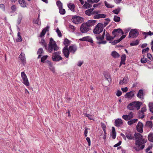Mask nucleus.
<instances>
[{"instance_id": "f257e3e1", "label": "nucleus", "mask_w": 153, "mask_h": 153, "mask_svg": "<svg viewBox=\"0 0 153 153\" xmlns=\"http://www.w3.org/2000/svg\"><path fill=\"white\" fill-rule=\"evenodd\" d=\"M135 145L136 147L134 146L133 147V148L136 151L138 152L140 150H142L144 148L145 146L144 144L146 143L147 140L142 138L141 140H135Z\"/></svg>"}, {"instance_id": "f03ea898", "label": "nucleus", "mask_w": 153, "mask_h": 153, "mask_svg": "<svg viewBox=\"0 0 153 153\" xmlns=\"http://www.w3.org/2000/svg\"><path fill=\"white\" fill-rule=\"evenodd\" d=\"M142 104L141 102L138 101H135L130 103L127 106V108L129 110H133L134 108L132 106L134 105V107L137 108V110H138L140 109L141 105Z\"/></svg>"}, {"instance_id": "7ed1b4c3", "label": "nucleus", "mask_w": 153, "mask_h": 153, "mask_svg": "<svg viewBox=\"0 0 153 153\" xmlns=\"http://www.w3.org/2000/svg\"><path fill=\"white\" fill-rule=\"evenodd\" d=\"M103 30V24L100 22L95 26L93 30V32L94 34H99L102 32Z\"/></svg>"}, {"instance_id": "20e7f679", "label": "nucleus", "mask_w": 153, "mask_h": 153, "mask_svg": "<svg viewBox=\"0 0 153 153\" xmlns=\"http://www.w3.org/2000/svg\"><path fill=\"white\" fill-rule=\"evenodd\" d=\"M84 19L83 17L78 16L75 15L73 16L71 21L74 23L78 24L83 22Z\"/></svg>"}, {"instance_id": "39448f33", "label": "nucleus", "mask_w": 153, "mask_h": 153, "mask_svg": "<svg viewBox=\"0 0 153 153\" xmlns=\"http://www.w3.org/2000/svg\"><path fill=\"white\" fill-rule=\"evenodd\" d=\"M139 33V32L137 29H132L129 32L128 37H132L133 38H136L138 36Z\"/></svg>"}, {"instance_id": "423d86ee", "label": "nucleus", "mask_w": 153, "mask_h": 153, "mask_svg": "<svg viewBox=\"0 0 153 153\" xmlns=\"http://www.w3.org/2000/svg\"><path fill=\"white\" fill-rule=\"evenodd\" d=\"M52 59L53 61L59 62L62 60V58L59 54H57L56 53H53Z\"/></svg>"}, {"instance_id": "0eeeda50", "label": "nucleus", "mask_w": 153, "mask_h": 153, "mask_svg": "<svg viewBox=\"0 0 153 153\" xmlns=\"http://www.w3.org/2000/svg\"><path fill=\"white\" fill-rule=\"evenodd\" d=\"M48 46L56 47V48H54V51H57L59 49V47L57 46L56 42L53 40V39L52 38L50 39Z\"/></svg>"}, {"instance_id": "6e6552de", "label": "nucleus", "mask_w": 153, "mask_h": 153, "mask_svg": "<svg viewBox=\"0 0 153 153\" xmlns=\"http://www.w3.org/2000/svg\"><path fill=\"white\" fill-rule=\"evenodd\" d=\"M86 24L83 23L81 26L80 30L81 33H86L90 30V28L88 27L85 26Z\"/></svg>"}, {"instance_id": "1a4fd4ad", "label": "nucleus", "mask_w": 153, "mask_h": 153, "mask_svg": "<svg viewBox=\"0 0 153 153\" xmlns=\"http://www.w3.org/2000/svg\"><path fill=\"white\" fill-rule=\"evenodd\" d=\"M62 52L66 58H68L69 57L70 52L68 49V45L65 46L62 49Z\"/></svg>"}, {"instance_id": "9d476101", "label": "nucleus", "mask_w": 153, "mask_h": 153, "mask_svg": "<svg viewBox=\"0 0 153 153\" xmlns=\"http://www.w3.org/2000/svg\"><path fill=\"white\" fill-rule=\"evenodd\" d=\"M134 91L132 90L128 92L124 96L125 98L131 99L133 98L134 95Z\"/></svg>"}, {"instance_id": "9b49d317", "label": "nucleus", "mask_w": 153, "mask_h": 153, "mask_svg": "<svg viewBox=\"0 0 153 153\" xmlns=\"http://www.w3.org/2000/svg\"><path fill=\"white\" fill-rule=\"evenodd\" d=\"M143 123L140 121H139L136 126V129L137 131L140 133H143Z\"/></svg>"}, {"instance_id": "f8f14e48", "label": "nucleus", "mask_w": 153, "mask_h": 153, "mask_svg": "<svg viewBox=\"0 0 153 153\" xmlns=\"http://www.w3.org/2000/svg\"><path fill=\"white\" fill-rule=\"evenodd\" d=\"M70 52L74 54L77 50V47L75 44L70 45L68 48Z\"/></svg>"}, {"instance_id": "ddd939ff", "label": "nucleus", "mask_w": 153, "mask_h": 153, "mask_svg": "<svg viewBox=\"0 0 153 153\" xmlns=\"http://www.w3.org/2000/svg\"><path fill=\"white\" fill-rule=\"evenodd\" d=\"M79 40L81 41L88 42L91 43H93V42L92 39L88 36L83 37L82 38L79 39Z\"/></svg>"}, {"instance_id": "4468645a", "label": "nucleus", "mask_w": 153, "mask_h": 153, "mask_svg": "<svg viewBox=\"0 0 153 153\" xmlns=\"http://www.w3.org/2000/svg\"><path fill=\"white\" fill-rule=\"evenodd\" d=\"M49 28L50 27L48 25H47L46 27L44 28L42 30V32H41L39 37H42L44 36L45 35L46 32L49 31Z\"/></svg>"}, {"instance_id": "2eb2a0df", "label": "nucleus", "mask_w": 153, "mask_h": 153, "mask_svg": "<svg viewBox=\"0 0 153 153\" xmlns=\"http://www.w3.org/2000/svg\"><path fill=\"white\" fill-rule=\"evenodd\" d=\"M115 125L116 126L119 127L121 126H122L123 124V123L122 120L120 118H118L115 120L114 122Z\"/></svg>"}, {"instance_id": "dca6fc26", "label": "nucleus", "mask_w": 153, "mask_h": 153, "mask_svg": "<svg viewBox=\"0 0 153 153\" xmlns=\"http://www.w3.org/2000/svg\"><path fill=\"white\" fill-rule=\"evenodd\" d=\"M114 36H111L109 34V33L108 32H106V34L105 35V37L107 41L111 42V41H112L117 36V35H113Z\"/></svg>"}, {"instance_id": "f3484780", "label": "nucleus", "mask_w": 153, "mask_h": 153, "mask_svg": "<svg viewBox=\"0 0 153 153\" xmlns=\"http://www.w3.org/2000/svg\"><path fill=\"white\" fill-rule=\"evenodd\" d=\"M97 21L96 20H89L86 22L85 24H86L87 26L90 27L91 26L94 25Z\"/></svg>"}, {"instance_id": "a211bd4d", "label": "nucleus", "mask_w": 153, "mask_h": 153, "mask_svg": "<svg viewBox=\"0 0 153 153\" xmlns=\"http://www.w3.org/2000/svg\"><path fill=\"white\" fill-rule=\"evenodd\" d=\"M19 58H20V60H21L22 63L24 66L25 64L26 63V59L25 54H23L22 53H21L19 56Z\"/></svg>"}, {"instance_id": "6ab92c4d", "label": "nucleus", "mask_w": 153, "mask_h": 153, "mask_svg": "<svg viewBox=\"0 0 153 153\" xmlns=\"http://www.w3.org/2000/svg\"><path fill=\"white\" fill-rule=\"evenodd\" d=\"M137 97L140 99H143L144 98L143 97L144 96L143 90L142 89H140L137 94Z\"/></svg>"}, {"instance_id": "aec40b11", "label": "nucleus", "mask_w": 153, "mask_h": 153, "mask_svg": "<svg viewBox=\"0 0 153 153\" xmlns=\"http://www.w3.org/2000/svg\"><path fill=\"white\" fill-rule=\"evenodd\" d=\"M125 135L126 137L129 140L134 139V137L131 135V134L130 131H128L125 133Z\"/></svg>"}, {"instance_id": "412c9836", "label": "nucleus", "mask_w": 153, "mask_h": 153, "mask_svg": "<svg viewBox=\"0 0 153 153\" xmlns=\"http://www.w3.org/2000/svg\"><path fill=\"white\" fill-rule=\"evenodd\" d=\"M134 136L135 140H141L143 138V136L139 133H135Z\"/></svg>"}, {"instance_id": "4be33fe9", "label": "nucleus", "mask_w": 153, "mask_h": 153, "mask_svg": "<svg viewBox=\"0 0 153 153\" xmlns=\"http://www.w3.org/2000/svg\"><path fill=\"white\" fill-rule=\"evenodd\" d=\"M111 55L114 58H118L120 56V54L115 51L112 52Z\"/></svg>"}, {"instance_id": "5701e85b", "label": "nucleus", "mask_w": 153, "mask_h": 153, "mask_svg": "<svg viewBox=\"0 0 153 153\" xmlns=\"http://www.w3.org/2000/svg\"><path fill=\"white\" fill-rule=\"evenodd\" d=\"M92 5L90 4V3L85 1V4L83 5V7L85 9L89 8L91 7Z\"/></svg>"}, {"instance_id": "b1692460", "label": "nucleus", "mask_w": 153, "mask_h": 153, "mask_svg": "<svg viewBox=\"0 0 153 153\" xmlns=\"http://www.w3.org/2000/svg\"><path fill=\"white\" fill-rule=\"evenodd\" d=\"M68 6L71 11L74 12L75 11V6L74 4H71L70 3L68 5Z\"/></svg>"}, {"instance_id": "393cba45", "label": "nucleus", "mask_w": 153, "mask_h": 153, "mask_svg": "<svg viewBox=\"0 0 153 153\" xmlns=\"http://www.w3.org/2000/svg\"><path fill=\"white\" fill-rule=\"evenodd\" d=\"M18 1L22 7H26V3L24 0H19Z\"/></svg>"}, {"instance_id": "a878e982", "label": "nucleus", "mask_w": 153, "mask_h": 153, "mask_svg": "<svg viewBox=\"0 0 153 153\" xmlns=\"http://www.w3.org/2000/svg\"><path fill=\"white\" fill-rule=\"evenodd\" d=\"M138 121L137 119H131L127 123L129 125H131L133 123H135Z\"/></svg>"}, {"instance_id": "bb28decb", "label": "nucleus", "mask_w": 153, "mask_h": 153, "mask_svg": "<svg viewBox=\"0 0 153 153\" xmlns=\"http://www.w3.org/2000/svg\"><path fill=\"white\" fill-rule=\"evenodd\" d=\"M144 57V56H143ZM144 57L142 58L140 62L143 63H145L146 62H147L149 64H150L151 62L148 60L147 58H146L144 60H143Z\"/></svg>"}, {"instance_id": "cd10ccee", "label": "nucleus", "mask_w": 153, "mask_h": 153, "mask_svg": "<svg viewBox=\"0 0 153 153\" xmlns=\"http://www.w3.org/2000/svg\"><path fill=\"white\" fill-rule=\"evenodd\" d=\"M120 28L114 29L112 32L113 35H117V33H120Z\"/></svg>"}, {"instance_id": "c85d7f7f", "label": "nucleus", "mask_w": 153, "mask_h": 153, "mask_svg": "<svg viewBox=\"0 0 153 153\" xmlns=\"http://www.w3.org/2000/svg\"><path fill=\"white\" fill-rule=\"evenodd\" d=\"M56 5L58 7V9H61L63 8L62 3L60 1H57L56 2Z\"/></svg>"}, {"instance_id": "c756f323", "label": "nucleus", "mask_w": 153, "mask_h": 153, "mask_svg": "<svg viewBox=\"0 0 153 153\" xmlns=\"http://www.w3.org/2000/svg\"><path fill=\"white\" fill-rule=\"evenodd\" d=\"M22 19V16L21 13H19L18 15V19L17 20V24L18 25H19Z\"/></svg>"}, {"instance_id": "7c9ffc66", "label": "nucleus", "mask_w": 153, "mask_h": 153, "mask_svg": "<svg viewBox=\"0 0 153 153\" xmlns=\"http://www.w3.org/2000/svg\"><path fill=\"white\" fill-rule=\"evenodd\" d=\"M105 78L106 79L108 82H111V76L109 74H104V75Z\"/></svg>"}, {"instance_id": "2f4dec72", "label": "nucleus", "mask_w": 153, "mask_h": 153, "mask_svg": "<svg viewBox=\"0 0 153 153\" xmlns=\"http://www.w3.org/2000/svg\"><path fill=\"white\" fill-rule=\"evenodd\" d=\"M148 139L150 142L153 143V134L150 133L148 135Z\"/></svg>"}, {"instance_id": "473e14b6", "label": "nucleus", "mask_w": 153, "mask_h": 153, "mask_svg": "<svg viewBox=\"0 0 153 153\" xmlns=\"http://www.w3.org/2000/svg\"><path fill=\"white\" fill-rule=\"evenodd\" d=\"M139 42L138 40H136L135 41L132 42L130 44V45L131 46H135L138 45L139 44Z\"/></svg>"}, {"instance_id": "72a5a7b5", "label": "nucleus", "mask_w": 153, "mask_h": 153, "mask_svg": "<svg viewBox=\"0 0 153 153\" xmlns=\"http://www.w3.org/2000/svg\"><path fill=\"white\" fill-rule=\"evenodd\" d=\"M121 10V8L120 7H118L115 10H113L112 12L115 14L117 15L119 14Z\"/></svg>"}, {"instance_id": "f704fd0d", "label": "nucleus", "mask_w": 153, "mask_h": 153, "mask_svg": "<svg viewBox=\"0 0 153 153\" xmlns=\"http://www.w3.org/2000/svg\"><path fill=\"white\" fill-rule=\"evenodd\" d=\"M71 42V41L69 40V39H68L67 38H65L64 39V41L63 42V44L65 46H66L67 45H68Z\"/></svg>"}, {"instance_id": "c9c22d12", "label": "nucleus", "mask_w": 153, "mask_h": 153, "mask_svg": "<svg viewBox=\"0 0 153 153\" xmlns=\"http://www.w3.org/2000/svg\"><path fill=\"white\" fill-rule=\"evenodd\" d=\"M48 56V55H45L43 56L41 58V62L42 63H45L46 62L45 61L46 59H47Z\"/></svg>"}, {"instance_id": "e433bc0d", "label": "nucleus", "mask_w": 153, "mask_h": 153, "mask_svg": "<svg viewBox=\"0 0 153 153\" xmlns=\"http://www.w3.org/2000/svg\"><path fill=\"white\" fill-rule=\"evenodd\" d=\"M17 36L18 37V38L16 40V42H19L22 41V37L20 35V33L19 32H18L17 33Z\"/></svg>"}, {"instance_id": "4c0bfd02", "label": "nucleus", "mask_w": 153, "mask_h": 153, "mask_svg": "<svg viewBox=\"0 0 153 153\" xmlns=\"http://www.w3.org/2000/svg\"><path fill=\"white\" fill-rule=\"evenodd\" d=\"M10 8L12 10L10 12V13H14L16 10V6L14 5H12L11 7Z\"/></svg>"}, {"instance_id": "58836bf2", "label": "nucleus", "mask_w": 153, "mask_h": 153, "mask_svg": "<svg viewBox=\"0 0 153 153\" xmlns=\"http://www.w3.org/2000/svg\"><path fill=\"white\" fill-rule=\"evenodd\" d=\"M113 20L115 22H118L120 21V18L117 16L115 15L114 16Z\"/></svg>"}, {"instance_id": "ea45409f", "label": "nucleus", "mask_w": 153, "mask_h": 153, "mask_svg": "<svg viewBox=\"0 0 153 153\" xmlns=\"http://www.w3.org/2000/svg\"><path fill=\"white\" fill-rule=\"evenodd\" d=\"M84 115L85 117H87L89 119L91 120H94L93 119V117L91 115L87 114V113H85L84 114Z\"/></svg>"}, {"instance_id": "a19ab883", "label": "nucleus", "mask_w": 153, "mask_h": 153, "mask_svg": "<svg viewBox=\"0 0 153 153\" xmlns=\"http://www.w3.org/2000/svg\"><path fill=\"white\" fill-rule=\"evenodd\" d=\"M146 125L149 128H152V123L151 121H147Z\"/></svg>"}, {"instance_id": "79ce46f5", "label": "nucleus", "mask_w": 153, "mask_h": 153, "mask_svg": "<svg viewBox=\"0 0 153 153\" xmlns=\"http://www.w3.org/2000/svg\"><path fill=\"white\" fill-rule=\"evenodd\" d=\"M23 83L26 86H28L30 85L29 83V82L27 78L25 79V80L23 79Z\"/></svg>"}, {"instance_id": "37998d69", "label": "nucleus", "mask_w": 153, "mask_h": 153, "mask_svg": "<svg viewBox=\"0 0 153 153\" xmlns=\"http://www.w3.org/2000/svg\"><path fill=\"white\" fill-rule=\"evenodd\" d=\"M40 19L39 18H37V19L35 20L34 19L33 20V23L35 24H37L39 25H41V22H40L39 24V21Z\"/></svg>"}, {"instance_id": "c03bdc74", "label": "nucleus", "mask_w": 153, "mask_h": 153, "mask_svg": "<svg viewBox=\"0 0 153 153\" xmlns=\"http://www.w3.org/2000/svg\"><path fill=\"white\" fill-rule=\"evenodd\" d=\"M56 47L54 46H49L48 48V51L49 53H51L53 51V49L54 50V48H55Z\"/></svg>"}, {"instance_id": "a18cd8bd", "label": "nucleus", "mask_w": 153, "mask_h": 153, "mask_svg": "<svg viewBox=\"0 0 153 153\" xmlns=\"http://www.w3.org/2000/svg\"><path fill=\"white\" fill-rule=\"evenodd\" d=\"M105 5L108 8H112L114 7V5H111L109 4L106 1H104Z\"/></svg>"}, {"instance_id": "49530a36", "label": "nucleus", "mask_w": 153, "mask_h": 153, "mask_svg": "<svg viewBox=\"0 0 153 153\" xmlns=\"http://www.w3.org/2000/svg\"><path fill=\"white\" fill-rule=\"evenodd\" d=\"M59 12L61 15H64L66 11L65 9L62 8L59 9Z\"/></svg>"}, {"instance_id": "de8ad7c7", "label": "nucleus", "mask_w": 153, "mask_h": 153, "mask_svg": "<svg viewBox=\"0 0 153 153\" xmlns=\"http://www.w3.org/2000/svg\"><path fill=\"white\" fill-rule=\"evenodd\" d=\"M120 42V40L118 39L117 40H115L113 42H109V43H111L112 45H115Z\"/></svg>"}, {"instance_id": "09e8293b", "label": "nucleus", "mask_w": 153, "mask_h": 153, "mask_svg": "<svg viewBox=\"0 0 153 153\" xmlns=\"http://www.w3.org/2000/svg\"><path fill=\"white\" fill-rule=\"evenodd\" d=\"M21 77L23 79H25L27 78V76L25 74L24 72H22L21 74Z\"/></svg>"}, {"instance_id": "8fccbe9b", "label": "nucleus", "mask_w": 153, "mask_h": 153, "mask_svg": "<svg viewBox=\"0 0 153 153\" xmlns=\"http://www.w3.org/2000/svg\"><path fill=\"white\" fill-rule=\"evenodd\" d=\"M56 32L58 34V36L59 37H61L62 36V34L61 31L59 30L58 27L56 28Z\"/></svg>"}, {"instance_id": "3c124183", "label": "nucleus", "mask_w": 153, "mask_h": 153, "mask_svg": "<svg viewBox=\"0 0 153 153\" xmlns=\"http://www.w3.org/2000/svg\"><path fill=\"white\" fill-rule=\"evenodd\" d=\"M44 53V52L43 49L42 48H40L38 49L37 52V54H42Z\"/></svg>"}, {"instance_id": "603ef678", "label": "nucleus", "mask_w": 153, "mask_h": 153, "mask_svg": "<svg viewBox=\"0 0 153 153\" xmlns=\"http://www.w3.org/2000/svg\"><path fill=\"white\" fill-rule=\"evenodd\" d=\"M122 117L123 119L126 121H128L130 120V119L128 117V115H123L122 116Z\"/></svg>"}, {"instance_id": "864d4df0", "label": "nucleus", "mask_w": 153, "mask_h": 153, "mask_svg": "<svg viewBox=\"0 0 153 153\" xmlns=\"http://www.w3.org/2000/svg\"><path fill=\"white\" fill-rule=\"evenodd\" d=\"M140 111H139L138 112V117L139 118H141L143 119V118L144 117L145 115H144V113H143L142 112L141 113V114H140Z\"/></svg>"}, {"instance_id": "5fc2aeb1", "label": "nucleus", "mask_w": 153, "mask_h": 153, "mask_svg": "<svg viewBox=\"0 0 153 153\" xmlns=\"http://www.w3.org/2000/svg\"><path fill=\"white\" fill-rule=\"evenodd\" d=\"M126 59V54H124L121 56V60L123 62H125Z\"/></svg>"}, {"instance_id": "6e6d98bb", "label": "nucleus", "mask_w": 153, "mask_h": 153, "mask_svg": "<svg viewBox=\"0 0 153 153\" xmlns=\"http://www.w3.org/2000/svg\"><path fill=\"white\" fill-rule=\"evenodd\" d=\"M107 43V41L105 40H101L100 41H97V43L99 45H100L101 44H105Z\"/></svg>"}, {"instance_id": "4d7b16f0", "label": "nucleus", "mask_w": 153, "mask_h": 153, "mask_svg": "<svg viewBox=\"0 0 153 153\" xmlns=\"http://www.w3.org/2000/svg\"><path fill=\"white\" fill-rule=\"evenodd\" d=\"M142 34L143 35H146L147 36L148 35L151 36L152 35V32L151 31H149L148 32H142Z\"/></svg>"}, {"instance_id": "13d9d810", "label": "nucleus", "mask_w": 153, "mask_h": 153, "mask_svg": "<svg viewBox=\"0 0 153 153\" xmlns=\"http://www.w3.org/2000/svg\"><path fill=\"white\" fill-rule=\"evenodd\" d=\"M123 80L125 84H127L129 81V79L127 77H124L123 79Z\"/></svg>"}, {"instance_id": "bf43d9fd", "label": "nucleus", "mask_w": 153, "mask_h": 153, "mask_svg": "<svg viewBox=\"0 0 153 153\" xmlns=\"http://www.w3.org/2000/svg\"><path fill=\"white\" fill-rule=\"evenodd\" d=\"M146 107H143L141 108L140 111V114H141V112L144 113V112H146Z\"/></svg>"}, {"instance_id": "052dcab7", "label": "nucleus", "mask_w": 153, "mask_h": 153, "mask_svg": "<svg viewBox=\"0 0 153 153\" xmlns=\"http://www.w3.org/2000/svg\"><path fill=\"white\" fill-rule=\"evenodd\" d=\"M149 50V48H148V47L142 50V53L143 54H144L146 52H148Z\"/></svg>"}, {"instance_id": "680f3d73", "label": "nucleus", "mask_w": 153, "mask_h": 153, "mask_svg": "<svg viewBox=\"0 0 153 153\" xmlns=\"http://www.w3.org/2000/svg\"><path fill=\"white\" fill-rule=\"evenodd\" d=\"M49 68L50 69V70L53 72V73H55V68L53 66V65L49 66Z\"/></svg>"}, {"instance_id": "e2e57ef3", "label": "nucleus", "mask_w": 153, "mask_h": 153, "mask_svg": "<svg viewBox=\"0 0 153 153\" xmlns=\"http://www.w3.org/2000/svg\"><path fill=\"white\" fill-rule=\"evenodd\" d=\"M99 19L100 18H105L106 17L107 15H106L103 14H99Z\"/></svg>"}, {"instance_id": "0e129e2a", "label": "nucleus", "mask_w": 153, "mask_h": 153, "mask_svg": "<svg viewBox=\"0 0 153 153\" xmlns=\"http://www.w3.org/2000/svg\"><path fill=\"white\" fill-rule=\"evenodd\" d=\"M39 43L43 46L44 48H45V49H47V44L46 42L43 43L42 42H40Z\"/></svg>"}, {"instance_id": "69168bd1", "label": "nucleus", "mask_w": 153, "mask_h": 153, "mask_svg": "<svg viewBox=\"0 0 153 153\" xmlns=\"http://www.w3.org/2000/svg\"><path fill=\"white\" fill-rule=\"evenodd\" d=\"M88 10H89L88 9V10H86L85 11V14L86 15H88V16H91V15H92V13H91V12H90V11H88Z\"/></svg>"}, {"instance_id": "338daca9", "label": "nucleus", "mask_w": 153, "mask_h": 153, "mask_svg": "<svg viewBox=\"0 0 153 153\" xmlns=\"http://www.w3.org/2000/svg\"><path fill=\"white\" fill-rule=\"evenodd\" d=\"M147 58L151 60H152L153 57L152 55L150 53H148L147 55Z\"/></svg>"}, {"instance_id": "774afa93", "label": "nucleus", "mask_w": 153, "mask_h": 153, "mask_svg": "<svg viewBox=\"0 0 153 153\" xmlns=\"http://www.w3.org/2000/svg\"><path fill=\"white\" fill-rule=\"evenodd\" d=\"M122 94V92L120 90H117V92L116 93V95L117 97H120Z\"/></svg>"}]
</instances>
